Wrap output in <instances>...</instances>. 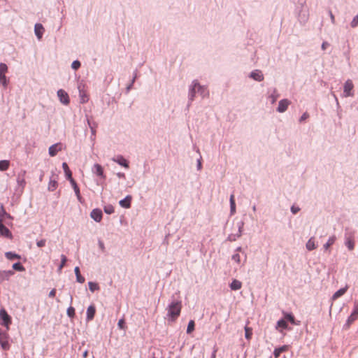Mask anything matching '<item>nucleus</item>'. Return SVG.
Masks as SVG:
<instances>
[{"label": "nucleus", "instance_id": "f257e3e1", "mask_svg": "<svg viewBox=\"0 0 358 358\" xmlns=\"http://www.w3.org/2000/svg\"><path fill=\"white\" fill-rule=\"evenodd\" d=\"M182 308L180 301H174L168 307V315L173 321H175L180 315Z\"/></svg>", "mask_w": 358, "mask_h": 358}, {"label": "nucleus", "instance_id": "f03ea898", "mask_svg": "<svg viewBox=\"0 0 358 358\" xmlns=\"http://www.w3.org/2000/svg\"><path fill=\"white\" fill-rule=\"evenodd\" d=\"M196 92H199L203 97L208 96L207 89L203 86H201L196 80H194L189 90V99L191 101L194 99Z\"/></svg>", "mask_w": 358, "mask_h": 358}, {"label": "nucleus", "instance_id": "7ed1b4c3", "mask_svg": "<svg viewBox=\"0 0 358 358\" xmlns=\"http://www.w3.org/2000/svg\"><path fill=\"white\" fill-rule=\"evenodd\" d=\"M79 90V97L80 103H85L89 101V94L84 85H80L78 86Z\"/></svg>", "mask_w": 358, "mask_h": 358}, {"label": "nucleus", "instance_id": "20e7f679", "mask_svg": "<svg viewBox=\"0 0 358 358\" xmlns=\"http://www.w3.org/2000/svg\"><path fill=\"white\" fill-rule=\"evenodd\" d=\"M0 318L2 320V324L8 329L9 325L11 324V317L8 315L5 309L0 310Z\"/></svg>", "mask_w": 358, "mask_h": 358}, {"label": "nucleus", "instance_id": "39448f33", "mask_svg": "<svg viewBox=\"0 0 358 358\" xmlns=\"http://www.w3.org/2000/svg\"><path fill=\"white\" fill-rule=\"evenodd\" d=\"M57 96L59 99L61 103L64 105H68L70 102L69 96L68 94L62 89H60L57 91Z\"/></svg>", "mask_w": 358, "mask_h": 358}, {"label": "nucleus", "instance_id": "423d86ee", "mask_svg": "<svg viewBox=\"0 0 358 358\" xmlns=\"http://www.w3.org/2000/svg\"><path fill=\"white\" fill-rule=\"evenodd\" d=\"M0 344L4 350H7L10 348L8 341V334L6 332L0 333Z\"/></svg>", "mask_w": 358, "mask_h": 358}, {"label": "nucleus", "instance_id": "0eeeda50", "mask_svg": "<svg viewBox=\"0 0 358 358\" xmlns=\"http://www.w3.org/2000/svg\"><path fill=\"white\" fill-rule=\"evenodd\" d=\"M354 87L353 83L350 80H348L344 85V94L345 96H352V93H351L352 89Z\"/></svg>", "mask_w": 358, "mask_h": 358}, {"label": "nucleus", "instance_id": "6e6552de", "mask_svg": "<svg viewBox=\"0 0 358 358\" xmlns=\"http://www.w3.org/2000/svg\"><path fill=\"white\" fill-rule=\"evenodd\" d=\"M290 103H291V102L288 99H285L280 100L279 102L277 110L279 113L285 112L287 109V108Z\"/></svg>", "mask_w": 358, "mask_h": 358}, {"label": "nucleus", "instance_id": "1a4fd4ad", "mask_svg": "<svg viewBox=\"0 0 358 358\" xmlns=\"http://www.w3.org/2000/svg\"><path fill=\"white\" fill-rule=\"evenodd\" d=\"M102 211L100 209L95 208L90 213L91 217L96 222H99L102 220Z\"/></svg>", "mask_w": 358, "mask_h": 358}, {"label": "nucleus", "instance_id": "9d476101", "mask_svg": "<svg viewBox=\"0 0 358 358\" xmlns=\"http://www.w3.org/2000/svg\"><path fill=\"white\" fill-rule=\"evenodd\" d=\"M62 149V143H56L49 148V154L51 157L55 156Z\"/></svg>", "mask_w": 358, "mask_h": 358}, {"label": "nucleus", "instance_id": "9b49d317", "mask_svg": "<svg viewBox=\"0 0 358 358\" xmlns=\"http://www.w3.org/2000/svg\"><path fill=\"white\" fill-rule=\"evenodd\" d=\"M358 318V305L355 306V309L347 320V325H350Z\"/></svg>", "mask_w": 358, "mask_h": 358}, {"label": "nucleus", "instance_id": "f8f14e48", "mask_svg": "<svg viewBox=\"0 0 358 358\" xmlns=\"http://www.w3.org/2000/svg\"><path fill=\"white\" fill-rule=\"evenodd\" d=\"M0 235L6 238H11L12 234L10 230L0 222Z\"/></svg>", "mask_w": 358, "mask_h": 358}, {"label": "nucleus", "instance_id": "ddd939ff", "mask_svg": "<svg viewBox=\"0 0 358 358\" xmlns=\"http://www.w3.org/2000/svg\"><path fill=\"white\" fill-rule=\"evenodd\" d=\"M131 196L128 195L124 199L120 201L119 203L123 208H129L131 207Z\"/></svg>", "mask_w": 358, "mask_h": 358}, {"label": "nucleus", "instance_id": "4468645a", "mask_svg": "<svg viewBox=\"0 0 358 358\" xmlns=\"http://www.w3.org/2000/svg\"><path fill=\"white\" fill-rule=\"evenodd\" d=\"M250 77L257 81H262L264 80V76L261 71L255 70L250 73Z\"/></svg>", "mask_w": 358, "mask_h": 358}, {"label": "nucleus", "instance_id": "2eb2a0df", "mask_svg": "<svg viewBox=\"0 0 358 358\" xmlns=\"http://www.w3.org/2000/svg\"><path fill=\"white\" fill-rule=\"evenodd\" d=\"M34 31L38 38L41 39L44 32V28L43 25L41 24H36L34 27Z\"/></svg>", "mask_w": 358, "mask_h": 358}, {"label": "nucleus", "instance_id": "dca6fc26", "mask_svg": "<svg viewBox=\"0 0 358 358\" xmlns=\"http://www.w3.org/2000/svg\"><path fill=\"white\" fill-rule=\"evenodd\" d=\"M289 350L288 345H282L280 348H275L273 352L275 358H278L282 352H287Z\"/></svg>", "mask_w": 358, "mask_h": 358}, {"label": "nucleus", "instance_id": "f3484780", "mask_svg": "<svg viewBox=\"0 0 358 358\" xmlns=\"http://www.w3.org/2000/svg\"><path fill=\"white\" fill-rule=\"evenodd\" d=\"M93 171L94 172V173L96 175L105 178V176L103 175V168L100 164H94V167H93Z\"/></svg>", "mask_w": 358, "mask_h": 358}, {"label": "nucleus", "instance_id": "a211bd4d", "mask_svg": "<svg viewBox=\"0 0 358 358\" xmlns=\"http://www.w3.org/2000/svg\"><path fill=\"white\" fill-rule=\"evenodd\" d=\"M348 289V287L345 286V287L341 288L339 290H338L337 292H336L334 294V295L332 296V298H331L332 300L335 301L337 299H338L339 297H341V296H343L347 292Z\"/></svg>", "mask_w": 358, "mask_h": 358}, {"label": "nucleus", "instance_id": "6ab92c4d", "mask_svg": "<svg viewBox=\"0 0 358 358\" xmlns=\"http://www.w3.org/2000/svg\"><path fill=\"white\" fill-rule=\"evenodd\" d=\"M13 274V272L12 271H0V283L2 282L3 280H8L10 276Z\"/></svg>", "mask_w": 358, "mask_h": 358}, {"label": "nucleus", "instance_id": "aec40b11", "mask_svg": "<svg viewBox=\"0 0 358 358\" xmlns=\"http://www.w3.org/2000/svg\"><path fill=\"white\" fill-rule=\"evenodd\" d=\"M96 309L94 306H90L87 310V320H92L95 315Z\"/></svg>", "mask_w": 358, "mask_h": 358}, {"label": "nucleus", "instance_id": "412c9836", "mask_svg": "<svg viewBox=\"0 0 358 358\" xmlns=\"http://www.w3.org/2000/svg\"><path fill=\"white\" fill-rule=\"evenodd\" d=\"M306 247L308 250L311 251L317 248V245L313 237L310 238L306 243Z\"/></svg>", "mask_w": 358, "mask_h": 358}, {"label": "nucleus", "instance_id": "4be33fe9", "mask_svg": "<svg viewBox=\"0 0 358 358\" xmlns=\"http://www.w3.org/2000/svg\"><path fill=\"white\" fill-rule=\"evenodd\" d=\"M345 245L350 250H352L355 248V241L352 236L346 237Z\"/></svg>", "mask_w": 358, "mask_h": 358}, {"label": "nucleus", "instance_id": "5701e85b", "mask_svg": "<svg viewBox=\"0 0 358 358\" xmlns=\"http://www.w3.org/2000/svg\"><path fill=\"white\" fill-rule=\"evenodd\" d=\"M242 287V283L241 281L238 280H234L230 284V288L232 289V290H238L241 288Z\"/></svg>", "mask_w": 358, "mask_h": 358}, {"label": "nucleus", "instance_id": "b1692460", "mask_svg": "<svg viewBox=\"0 0 358 358\" xmlns=\"http://www.w3.org/2000/svg\"><path fill=\"white\" fill-rule=\"evenodd\" d=\"M336 239V238L334 235L329 237L327 242L323 246L324 249L325 250H328L329 248L335 243Z\"/></svg>", "mask_w": 358, "mask_h": 358}, {"label": "nucleus", "instance_id": "393cba45", "mask_svg": "<svg viewBox=\"0 0 358 358\" xmlns=\"http://www.w3.org/2000/svg\"><path fill=\"white\" fill-rule=\"evenodd\" d=\"M62 168H63V169H64V171L65 172L66 178L69 180L73 179V178H72V173H71V170L69 169V168L68 166V164L66 162H64L62 164Z\"/></svg>", "mask_w": 358, "mask_h": 358}, {"label": "nucleus", "instance_id": "a878e982", "mask_svg": "<svg viewBox=\"0 0 358 358\" xmlns=\"http://www.w3.org/2000/svg\"><path fill=\"white\" fill-rule=\"evenodd\" d=\"M114 161L125 168L129 167L127 161L122 156L117 157V159H114Z\"/></svg>", "mask_w": 358, "mask_h": 358}, {"label": "nucleus", "instance_id": "bb28decb", "mask_svg": "<svg viewBox=\"0 0 358 358\" xmlns=\"http://www.w3.org/2000/svg\"><path fill=\"white\" fill-rule=\"evenodd\" d=\"M74 271L76 275L77 281L80 283H83L85 282V278L80 275L79 267L76 266L74 269Z\"/></svg>", "mask_w": 358, "mask_h": 358}, {"label": "nucleus", "instance_id": "cd10ccee", "mask_svg": "<svg viewBox=\"0 0 358 358\" xmlns=\"http://www.w3.org/2000/svg\"><path fill=\"white\" fill-rule=\"evenodd\" d=\"M10 166V162L8 160H1L0 161V171H4L8 169Z\"/></svg>", "mask_w": 358, "mask_h": 358}, {"label": "nucleus", "instance_id": "c85d7f7f", "mask_svg": "<svg viewBox=\"0 0 358 358\" xmlns=\"http://www.w3.org/2000/svg\"><path fill=\"white\" fill-rule=\"evenodd\" d=\"M287 328H288V324H287V321L285 320H280L277 322V326H276V329H287Z\"/></svg>", "mask_w": 358, "mask_h": 358}, {"label": "nucleus", "instance_id": "c756f323", "mask_svg": "<svg viewBox=\"0 0 358 358\" xmlns=\"http://www.w3.org/2000/svg\"><path fill=\"white\" fill-rule=\"evenodd\" d=\"M230 207H231V213L233 215L236 213V203L234 195L231 194L230 196Z\"/></svg>", "mask_w": 358, "mask_h": 358}, {"label": "nucleus", "instance_id": "7c9ffc66", "mask_svg": "<svg viewBox=\"0 0 358 358\" xmlns=\"http://www.w3.org/2000/svg\"><path fill=\"white\" fill-rule=\"evenodd\" d=\"M7 259L10 260H13L15 259H20V256L19 255L13 253L11 252H7L5 254Z\"/></svg>", "mask_w": 358, "mask_h": 358}, {"label": "nucleus", "instance_id": "2f4dec72", "mask_svg": "<svg viewBox=\"0 0 358 358\" xmlns=\"http://www.w3.org/2000/svg\"><path fill=\"white\" fill-rule=\"evenodd\" d=\"M245 338L248 339V340H250L251 338H252V328L248 327V326H245Z\"/></svg>", "mask_w": 358, "mask_h": 358}, {"label": "nucleus", "instance_id": "473e14b6", "mask_svg": "<svg viewBox=\"0 0 358 358\" xmlns=\"http://www.w3.org/2000/svg\"><path fill=\"white\" fill-rule=\"evenodd\" d=\"M67 261V258L64 255H61V264L58 268L59 273H61L63 267L65 266L66 262Z\"/></svg>", "mask_w": 358, "mask_h": 358}, {"label": "nucleus", "instance_id": "72a5a7b5", "mask_svg": "<svg viewBox=\"0 0 358 358\" xmlns=\"http://www.w3.org/2000/svg\"><path fill=\"white\" fill-rule=\"evenodd\" d=\"M69 181L71 183L76 195L78 196V197H79L80 196V189H79V187H78L76 181L74 180L73 178L70 180Z\"/></svg>", "mask_w": 358, "mask_h": 358}, {"label": "nucleus", "instance_id": "f704fd0d", "mask_svg": "<svg viewBox=\"0 0 358 358\" xmlns=\"http://www.w3.org/2000/svg\"><path fill=\"white\" fill-rule=\"evenodd\" d=\"M195 323L194 320H190L188 323L187 333L191 334L194 330Z\"/></svg>", "mask_w": 358, "mask_h": 358}, {"label": "nucleus", "instance_id": "c9c22d12", "mask_svg": "<svg viewBox=\"0 0 358 358\" xmlns=\"http://www.w3.org/2000/svg\"><path fill=\"white\" fill-rule=\"evenodd\" d=\"M285 320L289 321L292 324H296L294 317L290 313H285Z\"/></svg>", "mask_w": 358, "mask_h": 358}, {"label": "nucleus", "instance_id": "e433bc0d", "mask_svg": "<svg viewBox=\"0 0 358 358\" xmlns=\"http://www.w3.org/2000/svg\"><path fill=\"white\" fill-rule=\"evenodd\" d=\"M13 268L19 271H24L25 270L24 267L20 262L15 263L13 265Z\"/></svg>", "mask_w": 358, "mask_h": 358}, {"label": "nucleus", "instance_id": "4c0bfd02", "mask_svg": "<svg viewBox=\"0 0 358 358\" xmlns=\"http://www.w3.org/2000/svg\"><path fill=\"white\" fill-rule=\"evenodd\" d=\"M88 285H89V288L90 289V291L92 292H94L95 290H98L99 289L98 284L93 282H90L88 283Z\"/></svg>", "mask_w": 358, "mask_h": 358}, {"label": "nucleus", "instance_id": "58836bf2", "mask_svg": "<svg viewBox=\"0 0 358 358\" xmlns=\"http://www.w3.org/2000/svg\"><path fill=\"white\" fill-rule=\"evenodd\" d=\"M104 212L108 215L114 213V207L112 205L104 206Z\"/></svg>", "mask_w": 358, "mask_h": 358}, {"label": "nucleus", "instance_id": "ea45409f", "mask_svg": "<svg viewBox=\"0 0 358 358\" xmlns=\"http://www.w3.org/2000/svg\"><path fill=\"white\" fill-rule=\"evenodd\" d=\"M57 185V182L55 180H50V181L49 182V185H48V189L50 190L53 191V190H55L56 189Z\"/></svg>", "mask_w": 358, "mask_h": 358}, {"label": "nucleus", "instance_id": "a19ab883", "mask_svg": "<svg viewBox=\"0 0 358 358\" xmlns=\"http://www.w3.org/2000/svg\"><path fill=\"white\" fill-rule=\"evenodd\" d=\"M8 71V67L6 64H0V74H6Z\"/></svg>", "mask_w": 358, "mask_h": 358}, {"label": "nucleus", "instance_id": "79ce46f5", "mask_svg": "<svg viewBox=\"0 0 358 358\" xmlns=\"http://www.w3.org/2000/svg\"><path fill=\"white\" fill-rule=\"evenodd\" d=\"M117 326L120 329H126L127 327L125 325V321L122 318V319H120L119 321H118V323H117Z\"/></svg>", "mask_w": 358, "mask_h": 358}, {"label": "nucleus", "instance_id": "37998d69", "mask_svg": "<svg viewBox=\"0 0 358 358\" xmlns=\"http://www.w3.org/2000/svg\"><path fill=\"white\" fill-rule=\"evenodd\" d=\"M67 315L69 317H73L75 316V309L72 306H70L68 309H67Z\"/></svg>", "mask_w": 358, "mask_h": 358}, {"label": "nucleus", "instance_id": "c03bdc74", "mask_svg": "<svg viewBox=\"0 0 358 358\" xmlns=\"http://www.w3.org/2000/svg\"><path fill=\"white\" fill-rule=\"evenodd\" d=\"M80 66V62L78 60L76 61H74L72 64H71V67L75 69V70H77L78 69H79Z\"/></svg>", "mask_w": 358, "mask_h": 358}, {"label": "nucleus", "instance_id": "a18cd8bd", "mask_svg": "<svg viewBox=\"0 0 358 358\" xmlns=\"http://www.w3.org/2000/svg\"><path fill=\"white\" fill-rule=\"evenodd\" d=\"M0 83L4 86L6 85V74H0Z\"/></svg>", "mask_w": 358, "mask_h": 358}, {"label": "nucleus", "instance_id": "49530a36", "mask_svg": "<svg viewBox=\"0 0 358 358\" xmlns=\"http://www.w3.org/2000/svg\"><path fill=\"white\" fill-rule=\"evenodd\" d=\"M232 259L239 264L241 262V257H240V255L239 254H234L233 256H232Z\"/></svg>", "mask_w": 358, "mask_h": 358}, {"label": "nucleus", "instance_id": "de8ad7c7", "mask_svg": "<svg viewBox=\"0 0 358 358\" xmlns=\"http://www.w3.org/2000/svg\"><path fill=\"white\" fill-rule=\"evenodd\" d=\"M351 26L355 27L358 26V15L355 16L351 22Z\"/></svg>", "mask_w": 358, "mask_h": 358}, {"label": "nucleus", "instance_id": "09e8293b", "mask_svg": "<svg viewBox=\"0 0 358 358\" xmlns=\"http://www.w3.org/2000/svg\"><path fill=\"white\" fill-rule=\"evenodd\" d=\"M46 241L45 239L37 241L36 245L39 248H42L45 245Z\"/></svg>", "mask_w": 358, "mask_h": 358}, {"label": "nucleus", "instance_id": "8fccbe9b", "mask_svg": "<svg viewBox=\"0 0 358 358\" xmlns=\"http://www.w3.org/2000/svg\"><path fill=\"white\" fill-rule=\"evenodd\" d=\"M309 117L308 113H304L300 118V122L304 121Z\"/></svg>", "mask_w": 358, "mask_h": 358}, {"label": "nucleus", "instance_id": "3c124183", "mask_svg": "<svg viewBox=\"0 0 358 358\" xmlns=\"http://www.w3.org/2000/svg\"><path fill=\"white\" fill-rule=\"evenodd\" d=\"M300 210V208L299 207H296L294 206H292L291 211L293 214L297 213Z\"/></svg>", "mask_w": 358, "mask_h": 358}, {"label": "nucleus", "instance_id": "603ef678", "mask_svg": "<svg viewBox=\"0 0 358 358\" xmlns=\"http://www.w3.org/2000/svg\"><path fill=\"white\" fill-rule=\"evenodd\" d=\"M56 294V290L55 289H52L50 293H49V296L50 297H55Z\"/></svg>", "mask_w": 358, "mask_h": 358}, {"label": "nucleus", "instance_id": "864d4df0", "mask_svg": "<svg viewBox=\"0 0 358 358\" xmlns=\"http://www.w3.org/2000/svg\"><path fill=\"white\" fill-rule=\"evenodd\" d=\"M327 46H329V43L327 42H324L322 45V50H325Z\"/></svg>", "mask_w": 358, "mask_h": 358}, {"label": "nucleus", "instance_id": "5fc2aeb1", "mask_svg": "<svg viewBox=\"0 0 358 358\" xmlns=\"http://www.w3.org/2000/svg\"><path fill=\"white\" fill-rule=\"evenodd\" d=\"M271 102H272V103H275V101H276V99H277V97H276V96H273V95H272V96H271Z\"/></svg>", "mask_w": 358, "mask_h": 358}, {"label": "nucleus", "instance_id": "6e6d98bb", "mask_svg": "<svg viewBox=\"0 0 358 358\" xmlns=\"http://www.w3.org/2000/svg\"><path fill=\"white\" fill-rule=\"evenodd\" d=\"M201 169V162L200 160H199L198 162V169Z\"/></svg>", "mask_w": 358, "mask_h": 358}, {"label": "nucleus", "instance_id": "4d7b16f0", "mask_svg": "<svg viewBox=\"0 0 358 358\" xmlns=\"http://www.w3.org/2000/svg\"><path fill=\"white\" fill-rule=\"evenodd\" d=\"M330 15H331V19L332 20L333 22H334V15L331 13V12H330Z\"/></svg>", "mask_w": 358, "mask_h": 358}, {"label": "nucleus", "instance_id": "13d9d810", "mask_svg": "<svg viewBox=\"0 0 358 358\" xmlns=\"http://www.w3.org/2000/svg\"><path fill=\"white\" fill-rule=\"evenodd\" d=\"M216 356V350H215L211 356V358H215Z\"/></svg>", "mask_w": 358, "mask_h": 358}, {"label": "nucleus", "instance_id": "bf43d9fd", "mask_svg": "<svg viewBox=\"0 0 358 358\" xmlns=\"http://www.w3.org/2000/svg\"><path fill=\"white\" fill-rule=\"evenodd\" d=\"M87 352L86 351V352H85L83 353V357H87Z\"/></svg>", "mask_w": 358, "mask_h": 358}, {"label": "nucleus", "instance_id": "052dcab7", "mask_svg": "<svg viewBox=\"0 0 358 358\" xmlns=\"http://www.w3.org/2000/svg\"><path fill=\"white\" fill-rule=\"evenodd\" d=\"M241 250V248H237V250H238V251H240Z\"/></svg>", "mask_w": 358, "mask_h": 358}, {"label": "nucleus", "instance_id": "680f3d73", "mask_svg": "<svg viewBox=\"0 0 358 358\" xmlns=\"http://www.w3.org/2000/svg\"><path fill=\"white\" fill-rule=\"evenodd\" d=\"M101 248H103V243L101 244Z\"/></svg>", "mask_w": 358, "mask_h": 358}]
</instances>
